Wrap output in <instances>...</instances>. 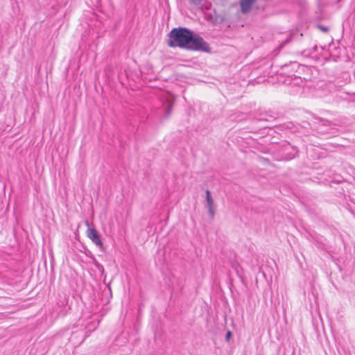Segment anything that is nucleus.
<instances>
[{
    "mask_svg": "<svg viewBox=\"0 0 355 355\" xmlns=\"http://www.w3.org/2000/svg\"><path fill=\"white\" fill-rule=\"evenodd\" d=\"M182 49L210 53L209 44L198 34L191 31Z\"/></svg>",
    "mask_w": 355,
    "mask_h": 355,
    "instance_id": "f257e3e1",
    "label": "nucleus"
},
{
    "mask_svg": "<svg viewBox=\"0 0 355 355\" xmlns=\"http://www.w3.org/2000/svg\"><path fill=\"white\" fill-rule=\"evenodd\" d=\"M191 30L184 27L173 28L168 33L167 44L170 47L182 49Z\"/></svg>",
    "mask_w": 355,
    "mask_h": 355,
    "instance_id": "f03ea898",
    "label": "nucleus"
},
{
    "mask_svg": "<svg viewBox=\"0 0 355 355\" xmlns=\"http://www.w3.org/2000/svg\"><path fill=\"white\" fill-rule=\"evenodd\" d=\"M314 119L313 123L314 129L320 135L333 137L338 133L337 123L320 117H315Z\"/></svg>",
    "mask_w": 355,
    "mask_h": 355,
    "instance_id": "7ed1b4c3",
    "label": "nucleus"
},
{
    "mask_svg": "<svg viewBox=\"0 0 355 355\" xmlns=\"http://www.w3.org/2000/svg\"><path fill=\"white\" fill-rule=\"evenodd\" d=\"M298 149L296 146H292L290 143H285L281 148V158L284 160H291L298 155Z\"/></svg>",
    "mask_w": 355,
    "mask_h": 355,
    "instance_id": "20e7f679",
    "label": "nucleus"
},
{
    "mask_svg": "<svg viewBox=\"0 0 355 355\" xmlns=\"http://www.w3.org/2000/svg\"><path fill=\"white\" fill-rule=\"evenodd\" d=\"M311 124L309 122H304V125L301 124H293L292 122L284 124V128L289 129L293 132H299L304 135H308L311 133L309 130V127Z\"/></svg>",
    "mask_w": 355,
    "mask_h": 355,
    "instance_id": "39448f33",
    "label": "nucleus"
},
{
    "mask_svg": "<svg viewBox=\"0 0 355 355\" xmlns=\"http://www.w3.org/2000/svg\"><path fill=\"white\" fill-rule=\"evenodd\" d=\"M87 237L92 241V242L103 250V243L101 239V234L95 228L89 227L87 230Z\"/></svg>",
    "mask_w": 355,
    "mask_h": 355,
    "instance_id": "423d86ee",
    "label": "nucleus"
},
{
    "mask_svg": "<svg viewBox=\"0 0 355 355\" xmlns=\"http://www.w3.org/2000/svg\"><path fill=\"white\" fill-rule=\"evenodd\" d=\"M300 64L297 62H290L282 66L283 73L288 76H295V72L299 69Z\"/></svg>",
    "mask_w": 355,
    "mask_h": 355,
    "instance_id": "0eeeda50",
    "label": "nucleus"
},
{
    "mask_svg": "<svg viewBox=\"0 0 355 355\" xmlns=\"http://www.w3.org/2000/svg\"><path fill=\"white\" fill-rule=\"evenodd\" d=\"M206 207L208 208V214L211 218H213L215 214V206L214 203V199L211 197V192L209 190H206Z\"/></svg>",
    "mask_w": 355,
    "mask_h": 355,
    "instance_id": "6e6552de",
    "label": "nucleus"
},
{
    "mask_svg": "<svg viewBox=\"0 0 355 355\" xmlns=\"http://www.w3.org/2000/svg\"><path fill=\"white\" fill-rule=\"evenodd\" d=\"M173 107V103L168 100H166L163 105L164 117L168 119L171 114Z\"/></svg>",
    "mask_w": 355,
    "mask_h": 355,
    "instance_id": "1a4fd4ad",
    "label": "nucleus"
},
{
    "mask_svg": "<svg viewBox=\"0 0 355 355\" xmlns=\"http://www.w3.org/2000/svg\"><path fill=\"white\" fill-rule=\"evenodd\" d=\"M256 0H241V8L243 13L248 12L252 8V5Z\"/></svg>",
    "mask_w": 355,
    "mask_h": 355,
    "instance_id": "9d476101",
    "label": "nucleus"
},
{
    "mask_svg": "<svg viewBox=\"0 0 355 355\" xmlns=\"http://www.w3.org/2000/svg\"><path fill=\"white\" fill-rule=\"evenodd\" d=\"M275 119V116L268 113H261L259 114L258 120L272 122Z\"/></svg>",
    "mask_w": 355,
    "mask_h": 355,
    "instance_id": "9b49d317",
    "label": "nucleus"
},
{
    "mask_svg": "<svg viewBox=\"0 0 355 355\" xmlns=\"http://www.w3.org/2000/svg\"><path fill=\"white\" fill-rule=\"evenodd\" d=\"M294 36H295V34H293V33L288 34L285 40H284L279 45L278 50L281 51L286 44L290 43L293 40Z\"/></svg>",
    "mask_w": 355,
    "mask_h": 355,
    "instance_id": "f8f14e48",
    "label": "nucleus"
},
{
    "mask_svg": "<svg viewBox=\"0 0 355 355\" xmlns=\"http://www.w3.org/2000/svg\"><path fill=\"white\" fill-rule=\"evenodd\" d=\"M94 266L96 267V268L102 273L103 274L104 272V268L102 264H101L100 263H98L96 259L95 258H94Z\"/></svg>",
    "mask_w": 355,
    "mask_h": 355,
    "instance_id": "ddd939ff",
    "label": "nucleus"
},
{
    "mask_svg": "<svg viewBox=\"0 0 355 355\" xmlns=\"http://www.w3.org/2000/svg\"><path fill=\"white\" fill-rule=\"evenodd\" d=\"M230 52L232 53H236V50L235 48L231 46H225V48H223V52Z\"/></svg>",
    "mask_w": 355,
    "mask_h": 355,
    "instance_id": "4468645a",
    "label": "nucleus"
},
{
    "mask_svg": "<svg viewBox=\"0 0 355 355\" xmlns=\"http://www.w3.org/2000/svg\"><path fill=\"white\" fill-rule=\"evenodd\" d=\"M316 26L318 28L320 29L323 32L326 33L329 30V27L327 26L322 25L321 24H317Z\"/></svg>",
    "mask_w": 355,
    "mask_h": 355,
    "instance_id": "2eb2a0df",
    "label": "nucleus"
},
{
    "mask_svg": "<svg viewBox=\"0 0 355 355\" xmlns=\"http://www.w3.org/2000/svg\"><path fill=\"white\" fill-rule=\"evenodd\" d=\"M319 49H320L322 51L323 50L322 46L319 47L317 45H314L313 47L312 48L311 52L309 53L313 55L314 53L318 52Z\"/></svg>",
    "mask_w": 355,
    "mask_h": 355,
    "instance_id": "dca6fc26",
    "label": "nucleus"
},
{
    "mask_svg": "<svg viewBox=\"0 0 355 355\" xmlns=\"http://www.w3.org/2000/svg\"><path fill=\"white\" fill-rule=\"evenodd\" d=\"M232 332L230 331H227L225 334V340L226 341L229 342L230 338L232 337Z\"/></svg>",
    "mask_w": 355,
    "mask_h": 355,
    "instance_id": "f3484780",
    "label": "nucleus"
},
{
    "mask_svg": "<svg viewBox=\"0 0 355 355\" xmlns=\"http://www.w3.org/2000/svg\"><path fill=\"white\" fill-rule=\"evenodd\" d=\"M318 1V10L320 11V12L322 14V12H323V6H322L321 3H320V1L321 0H317Z\"/></svg>",
    "mask_w": 355,
    "mask_h": 355,
    "instance_id": "a211bd4d",
    "label": "nucleus"
},
{
    "mask_svg": "<svg viewBox=\"0 0 355 355\" xmlns=\"http://www.w3.org/2000/svg\"><path fill=\"white\" fill-rule=\"evenodd\" d=\"M85 251V254L87 257H91L92 256L91 252L89 250H88L87 249H86L85 248H84Z\"/></svg>",
    "mask_w": 355,
    "mask_h": 355,
    "instance_id": "6ab92c4d",
    "label": "nucleus"
},
{
    "mask_svg": "<svg viewBox=\"0 0 355 355\" xmlns=\"http://www.w3.org/2000/svg\"><path fill=\"white\" fill-rule=\"evenodd\" d=\"M320 19H326V18L324 17H321Z\"/></svg>",
    "mask_w": 355,
    "mask_h": 355,
    "instance_id": "aec40b11",
    "label": "nucleus"
},
{
    "mask_svg": "<svg viewBox=\"0 0 355 355\" xmlns=\"http://www.w3.org/2000/svg\"><path fill=\"white\" fill-rule=\"evenodd\" d=\"M86 225L89 226V223L87 221L86 222Z\"/></svg>",
    "mask_w": 355,
    "mask_h": 355,
    "instance_id": "412c9836",
    "label": "nucleus"
}]
</instances>
